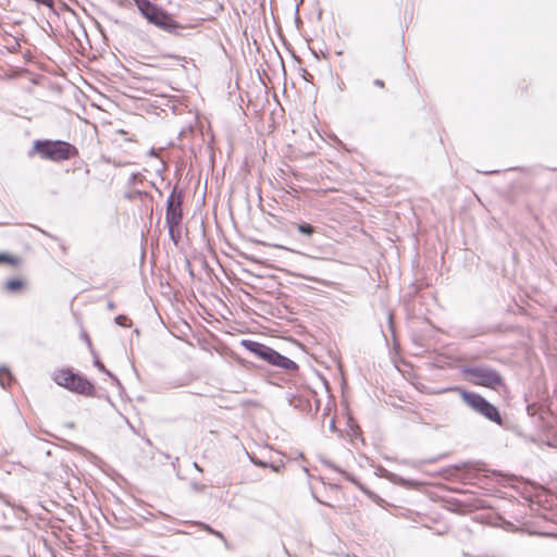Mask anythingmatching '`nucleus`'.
<instances>
[{
	"label": "nucleus",
	"mask_w": 557,
	"mask_h": 557,
	"mask_svg": "<svg viewBox=\"0 0 557 557\" xmlns=\"http://www.w3.org/2000/svg\"><path fill=\"white\" fill-rule=\"evenodd\" d=\"M52 380L59 386L86 397H94L96 394L95 385L89 380L69 368L57 369L52 373Z\"/></svg>",
	"instance_id": "obj_1"
},
{
	"label": "nucleus",
	"mask_w": 557,
	"mask_h": 557,
	"mask_svg": "<svg viewBox=\"0 0 557 557\" xmlns=\"http://www.w3.org/2000/svg\"><path fill=\"white\" fill-rule=\"evenodd\" d=\"M33 151L42 159L61 162L78 156L75 146L61 140H37L33 145Z\"/></svg>",
	"instance_id": "obj_2"
},
{
	"label": "nucleus",
	"mask_w": 557,
	"mask_h": 557,
	"mask_svg": "<svg viewBox=\"0 0 557 557\" xmlns=\"http://www.w3.org/2000/svg\"><path fill=\"white\" fill-rule=\"evenodd\" d=\"M139 12L148 20L149 23L157 27L169 32L176 33L182 26L174 20V17L157 7L149 0H134Z\"/></svg>",
	"instance_id": "obj_3"
},
{
	"label": "nucleus",
	"mask_w": 557,
	"mask_h": 557,
	"mask_svg": "<svg viewBox=\"0 0 557 557\" xmlns=\"http://www.w3.org/2000/svg\"><path fill=\"white\" fill-rule=\"evenodd\" d=\"M460 396L462 400L474 411L479 412L480 414L484 416L486 419L497 423L502 424L503 419L498 411V409L490 404L484 397L476 393L467 392V391H460Z\"/></svg>",
	"instance_id": "obj_4"
},
{
	"label": "nucleus",
	"mask_w": 557,
	"mask_h": 557,
	"mask_svg": "<svg viewBox=\"0 0 557 557\" xmlns=\"http://www.w3.org/2000/svg\"><path fill=\"white\" fill-rule=\"evenodd\" d=\"M183 194L176 188L173 189L169 199L166 207L165 220L169 225L170 234L173 236L175 231L180 230L182 219H183Z\"/></svg>",
	"instance_id": "obj_5"
},
{
	"label": "nucleus",
	"mask_w": 557,
	"mask_h": 557,
	"mask_svg": "<svg viewBox=\"0 0 557 557\" xmlns=\"http://www.w3.org/2000/svg\"><path fill=\"white\" fill-rule=\"evenodd\" d=\"M466 372L471 376V382L474 385L495 389L503 383L499 374L492 370L471 368L467 369Z\"/></svg>",
	"instance_id": "obj_6"
},
{
	"label": "nucleus",
	"mask_w": 557,
	"mask_h": 557,
	"mask_svg": "<svg viewBox=\"0 0 557 557\" xmlns=\"http://www.w3.org/2000/svg\"><path fill=\"white\" fill-rule=\"evenodd\" d=\"M251 352H253L255 355H257L259 358L268 361L269 363L275 366V367H278V368H282V369H285V370H288V371H296L297 370V364L288 359L287 357L285 356H282L281 354H278L277 350H250Z\"/></svg>",
	"instance_id": "obj_7"
},
{
	"label": "nucleus",
	"mask_w": 557,
	"mask_h": 557,
	"mask_svg": "<svg viewBox=\"0 0 557 557\" xmlns=\"http://www.w3.org/2000/svg\"><path fill=\"white\" fill-rule=\"evenodd\" d=\"M26 287V281L20 277H13L5 282L4 289L9 293H20Z\"/></svg>",
	"instance_id": "obj_8"
},
{
	"label": "nucleus",
	"mask_w": 557,
	"mask_h": 557,
	"mask_svg": "<svg viewBox=\"0 0 557 557\" xmlns=\"http://www.w3.org/2000/svg\"><path fill=\"white\" fill-rule=\"evenodd\" d=\"M0 264H9L11 267H17L21 264V258L13 253L0 252Z\"/></svg>",
	"instance_id": "obj_9"
},
{
	"label": "nucleus",
	"mask_w": 557,
	"mask_h": 557,
	"mask_svg": "<svg viewBox=\"0 0 557 557\" xmlns=\"http://www.w3.org/2000/svg\"><path fill=\"white\" fill-rule=\"evenodd\" d=\"M3 40L5 42V48L8 49L9 52L16 53L20 51L21 44L17 38L9 36L4 37Z\"/></svg>",
	"instance_id": "obj_10"
},
{
	"label": "nucleus",
	"mask_w": 557,
	"mask_h": 557,
	"mask_svg": "<svg viewBox=\"0 0 557 557\" xmlns=\"http://www.w3.org/2000/svg\"><path fill=\"white\" fill-rule=\"evenodd\" d=\"M12 381V375L9 370H0V383L3 387L9 386Z\"/></svg>",
	"instance_id": "obj_11"
},
{
	"label": "nucleus",
	"mask_w": 557,
	"mask_h": 557,
	"mask_svg": "<svg viewBox=\"0 0 557 557\" xmlns=\"http://www.w3.org/2000/svg\"><path fill=\"white\" fill-rule=\"evenodd\" d=\"M297 230L308 236H311L314 233V227L309 223H300L297 225Z\"/></svg>",
	"instance_id": "obj_12"
},
{
	"label": "nucleus",
	"mask_w": 557,
	"mask_h": 557,
	"mask_svg": "<svg viewBox=\"0 0 557 557\" xmlns=\"http://www.w3.org/2000/svg\"><path fill=\"white\" fill-rule=\"evenodd\" d=\"M116 134L121 135V136H127L128 135V133L126 131H124V129H117ZM123 140L126 141V143H131V144H137L138 143V140L135 138L134 135H132L129 137H125V138H123Z\"/></svg>",
	"instance_id": "obj_13"
},
{
	"label": "nucleus",
	"mask_w": 557,
	"mask_h": 557,
	"mask_svg": "<svg viewBox=\"0 0 557 557\" xmlns=\"http://www.w3.org/2000/svg\"><path fill=\"white\" fill-rule=\"evenodd\" d=\"M116 323L122 326H128L131 324V320L126 315L116 317Z\"/></svg>",
	"instance_id": "obj_14"
},
{
	"label": "nucleus",
	"mask_w": 557,
	"mask_h": 557,
	"mask_svg": "<svg viewBox=\"0 0 557 557\" xmlns=\"http://www.w3.org/2000/svg\"><path fill=\"white\" fill-rule=\"evenodd\" d=\"M162 58L163 59L175 60L176 62H182L183 61V58H180V57L174 55V54H165Z\"/></svg>",
	"instance_id": "obj_15"
},
{
	"label": "nucleus",
	"mask_w": 557,
	"mask_h": 557,
	"mask_svg": "<svg viewBox=\"0 0 557 557\" xmlns=\"http://www.w3.org/2000/svg\"><path fill=\"white\" fill-rule=\"evenodd\" d=\"M373 85H374L375 87L381 88V89H383V88L385 87V84H384V82H383L382 79H375V81H373Z\"/></svg>",
	"instance_id": "obj_16"
},
{
	"label": "nucleus",
	"mask_w": 557,
	"mask_h": 557,
	"mask_svg": "<svg viewBox=\"0 0 557 557\" xmlns=\"http://www.w3.org/2000/svg\"><path fill=\"white\" fill-rule=\"evenodd\" d=\"M247 348H256V349H259V348H264L263 345H260V344H253L251 346H247Z\"/></svg>",
	"instance_id": "obj_17"
},
{
	"label": "nucleus",
	"mask_w": 557,
	"mask_h": 557,
	"mask_svg": "<svg viewBox=\"0 0 557 557\" xmlns=\"http://www.w3.org/2000/svg\"><path fill=\"white\" fill-rule=\"evenodd\" d=\"M114 143L117 145V146H121V143H119V139H115Z\"/></svg>",
	"instance_id": "obj_18"
}]
</instances>
